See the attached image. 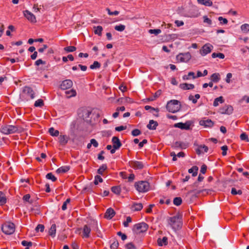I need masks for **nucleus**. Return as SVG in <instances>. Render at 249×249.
I'll use <instances>...</instances> for the list:
<instances>
[{"instance_id": "f257e3e1", "label": "nucleus", "mask_w": 249, "mask_h": 249, "mask_svg": "<svg viewBox=\"0 0 249 249\" xmlns=\"http://www.w3.org/2000/svg\"><path fill=\"white\" fill-rule=\"evenodd\" d=\"M22 128L17 125H4L1 127L0 132L5 135L21 132Z\"/></svg>"}, {"instance_id": "f03ea898", "label": "nucleus", "mask_w": 249, "mask_h": 249, "mask_svg": "<svg viewBox=\"0 0 249 249\" xmlns=\"http://www.w3.org/2000/svg\"><path fill=\"white\" fill-rule=\"evenodd\" d=\"M168 223L173 230H178L182 226L181 216L179 214H177L170 217L168 220Z\"/></svg>"}, {"instance_id": "7ed1b4c3", "label": "nucleus", "mask_w": 249, "mask_h": 249, "mask_svg": "<svg viewBox=\"0 0 249 249\" xmlns=\"http://www.w3.org/2000/svg\"><path fill=\"white\" fill-rule=\"evenodd\" d=\"M180 107L179 102L176 100L169 101L166 105V108L169 112L176 113L178 111Z\"/></svg>"}, {"instance_id": "20e7f679", "label": "nucleus", "mask_w": 249, "mask_h": 249, "mask_svg": "<svg viewBox=\"0 0 249 249\" xmlns=\"http://www.w3.org/2000/svg\"><path fill=\"white\" fill-rule=\"evenodd\" d=\"M135 187L140 193H145L149 191V183L146 181H140L135 183Z\"/></svg>"}, {"instance_id": "39448f33", "label": "nucleus", "mask_w": 249, "mask_h": 249, "mask_svg": "<svg viewBox=\"0 0 249 249\" xmlns=\"http://www.w3.org/2000/svg\"><path fill=\"white\" fill-rule=\"evenodd\" d=\"M148 228V225L144 222L136 224L134 225L132 230L136 234H140L145 232Z\"/></svg>"}, {"instance_id": "423d86ee", "label": "nucleus", "mask_w": 249, "mask_h": 249, "mask_svg": "<svg viewBox=\"0 0 249 249\" xmlns=\"http://www.w3.org/2000/svg\"><path fill=\"white\" fill-rule=\"evenodd\" d=\"M1 230L5 234H12L14 232L15 230V225L11 222L5 223L1 226Z\"/></svg>"}, {"instance_id": "0eeeda50", "label": "nucleus", "mask_w": 249, "mask_h": 249, "mask_svg": "<svg viewBox=\"0 0 249 249\" xmlns=\"http://www.w3.org/2000/svg\"><path fill=\"white\" fill-rule=\"evenodd\" d=\"M191 58V55L189 52L179 53L177 56V59L178 61L180 62L186 63L188 62Z\"/></svg>"}, {"instance_id": "6e6552de", "label": "nucleus", "mask_w": 249, "mask_h": 249, "mask_svg": "<svg viewBox=\"0 0 249 249\" xmlns=\"http://www.w3.org/2000/svg\"><path fill=\"white\" fill-rule=\"evenodd\" d=\"M233 107L231 105H226L219 108L218 112L222 114L230 115L233 112Z\"/></svg>"}, {"instance_id": "1a4fd4ad", "label": "nucleus", "mask_w": 249, "mask_h": 249, "mask_svg": "<svg viewBox=\"0 0 249 249\" xmlns=\"http://www.w3.org/2000/svg\"><path fill=\"white\" fill-rule=\"evenodd\" d=\"M213 48V46L211 44L207 43L205 44L200 50V53L202 55L205 56L211 53Z\"/></svg>"}, {"instance_id": "9d476101", "label": "nucleus", "mask_w": 249, "mask_h": 249, "mask_svg": "<svg viewBox=\"0 0 249 249\" xmlns=\"http://www.w3.org/2000/svg\"><path fill=\"white\" fill-rule=\"evenodd\" d=\"M23 93L29 99H33L35 98V92L30 87H25L23 89Z\"/></svg>"}, {"instance_id": "9b49d317", "label": "nucleus", "mask_w": 249, "mask_h": 249, "mask_svg": "<svg viewBox=\"0 0 249 249\" xmlns=\"http://www.w3.org/2000/svg\"><path fill=\"white\" fill-rule=\"evenodd\" d=\"M191 123L190 121H187L185 123H178L174 124V127L177 128H180L183 130H189L190 129V126Z\"/></svg>"}, {"instance_id": "f8f14e48", "label": "nucleus", "mask_w": 249, "mask_h": 249, "mask_svg": "<svg viewBox=\"0 0 249 249\" xmlns=\"http://www.w3.org/2000/svg\"><path fill=\"white\" fill-rule=\"evenodd\" d=\"M91 113V111L86 108H83L81 110V113H79L80 116L83 120L86 122L89 121V116Z\"/></svg>"}, {"instance_id": "ddd939ff", "label": "nucleus", "mask_w": 249, "mask_h": 249, "mask_svg": "<svg viewBox=\"0 0 249 249\" xmlns=\"http://www.w3.org/2000/svg\"><path fill=\"white\" fill-rule=\"evenodd\" d=\"M24 17L30 22L33 23L36 22V18L35 16L28 10H25L23 12Z\"/></svg>"}, {"instance_id": "4468645a", "label": "nucleus", "mask_w": 249, "mask_h": 249, "mask_svg": "<svg viewBox=\"0 0 249 249\" xmlns=\"http://www.w3.org/2000/svg\"><path fill=\"white\" fill-rule=\"evenodd\" d=\"M130 166L134 169H142L143 165L142 162L138 161H131L129 162Z\"/></svg>"}, {"instance_id": "2eb2a0df", "label": "nucleus", "mask_w": 249, "mask_h": 249, "mask_svg": "<svg viewBox=\"0 0 249 249\" xmlns=\"http://www.w3.org/2000/svg\"><path fill=\"white\" fill-rule=\"evenodd\" d=\"M72 86V82L71 80H65L60 85V88L63 89H67Z\"/></svg>"}, {"instance_id": "dca6fc26", "label": "nucleus", "mask_w": 249, "mask_h": 249, "mask_svg": "<svg viewBox=\"0 0 249 249\" xmlns=\"http://www.w3.org/2000/svg\"><path fill=\"white\" fill-rule=\"evenodd\" d=\"M199 124L205 127H211L213 125V122L210 119L202 120L199 121Z\"/></svg>"}, {"instance_id": "f3484780", "label": "nucleus", "mask_w": 249, "mask_h": 249, "mask_svg": "<svg viewBox=\"0 0 249 249\" xmlns=\"http://www.w3.org/2000/svg\"><path fill=\"white\" fill-rule=\"evenodd\" d=\"M115 214L114 210L111 208L107 209L104 217L107 219H111Z\"/></svg>"}, {"instance_id": "a211bd4d", "label": "nucleus", "mask_w": 249, "mask_h": 249, "mask_svg": "<svg viewBox=\"0 0 249 249\" xmlns=\"http://www.w3.org/2000/svg\"><path fill=\"white\" fill-rule=\"evenodd\" d=\"M58 140L60 144L65 146L68 142L69 137L65 135H60L58 137Z\"/></svg>"}, {"instance_id": "6ab92c4d", "label": "nucleus", "mask_w": 249, "mask_h": 249, "mask_svg": "<svg viewBox=\"0 0 249 249\" xmlns=\"http://www.w3.org/2000/svg\"><path fill=\"white\" fill-rule=\"evenodd\" d=\"M113 143V147L114 148H119L122 146V143L117 137H113L112 139Z\"/></svg>"}, {"instance_id": "aec40b11", "label": "nucleus", "mask_w": 249, "mask_h": 249, "mask_svg": "<svg viewBox=\"0 0 249 249\" xmlns=\"http://www.w3.org/2000/svg\"><path fill=\"white\" fill-rule=\"evenodd\" d=\"M174 148H180L181 149H186L188 146V144L186 143L182 142H176L174 144Z\"/></svg>"}, {"instance_id": "412c9836", "label": "nucleus", "mask_w": 249, "mask_h": 249, "mask_svg": "<svg viewBox=\"0 0 249 249\" xmlns=\"http://www.w3.org/2000/svg\"><path fill=\"white\" fill-rule=\"evenodd\" d=\"M208 151V147L205 145H199L197 149L196 150V152L197 154L199 155L204 152H207Z\"/></svg>"}, {"instance_id": "4be33fe9", "label": "nucleus", "mask_w": 249, "mask_h": 249, "mask_svg": "<svg viewBox=\"0 0 249 249\" xmlns=\"http://www.w3.org/2000/svg\"><path fill=\"white\" fill-rule=\"evenodd\" d=\"M179 88L183 90L192 89L195 88V86L192 84L182 83L179 85Z\"/></svg>"}, {"instance_id": "5701e85b", "label": "nucleus", "mask_w": 249, "mask_h": 249, "mask_svg": "<svg viewBox=\"0 0 249 249\" xmlns=\"http://www.w3.org/2000/svg\"><path fill=\"white\" fill-rule=\"evenodd\" d=\"M91 231L90 228L87 225H85L83 227V237L88 238L89 237V234Z\"/></svg>"}, {"instance_id": "b1692460", "label": "nucleus", "mask_w": 249, "mask_h": 249, "mask_svg": "<svg viewBox=\"0 0 249 249\" xmlns=\"http://www.w3.org/2000/svg\"><path fill=\"white\" fill-rule=\"evenodd\" d=\"M158 124L156 121L153 120H150L149 124L147 125V127L150 130H155Z\"/></svg>"}, {"instance_id": "393cba45", "label": "nucleus", "mask_w": 249, "mask_h": 249, "mask_svg": "<svg viewBox=\"0 0 249 249\" xmlns=\"http://www.w3.org/2000/svg\"><path fill=\"white\" fill-rule=\"evenodd\" d=\"M56 228V225L55 224H52L50 229H49V234L50 236H51L53 237H54L55 236Z\"/></svg>"}, {"instance_id": "a878e982", "label": "nucleus", "mask_w": 249, "mask_h": 249, "mask_svg": "<svg viewBox=\"0 0 249 249\" xmlns=\"http://www.w3.org/2000/svg\"><path fill=\"white\" fill-rule=\"evenodd\" d=\"M198 3L204 5L206 6H211L213 2L211 0H197Z\"/></svg>"}, {"instance_id": "bb28decb", "label": "nucleus", "mask_w": 249, "mask_h": 249, "mask_svg": "<svg viewBox=\"0 0 249 249\" xmlns=\"http://www.w3.org/2000/svg\"><path fill=\"white\" fill-rule=\"evenodd\" d=\"M70 170V167L67 166H62L58 168L56 172L58 174L65 173L68 172Z\"/></svg>"}, {"instance_id": "cd10ccee", "label": "nucleus", "mask_w": 249, "mask_h": 249, "mask_svg": "<svg viewBox=\"0 0 249 249\" xmlns=\"http://www.w3.org/2000/svg\"><path fill=\"white\" fill-rule=\"evenodd\" d=\"M94 33L95 34L98 35L99 36H102V32L103 31V28L101 26H94Z\"/></svg>"}, {"instance_id": "c85d7f7f", "label": "nucleus", "mask_w": 249, "mask_h": 249, "mask_svg": "<svg viewBox=\"0 0 249 249\" xmlns=\"http://www.w3.org/2000/svg\"><path fill=\"white\" fill-rule=\"evenodd\" d=\"M224 102L223 98L222 96H220L218 98H216L214 99L213 106L214 107H217L219 105V104H222Z\"/></svg>"}, {"instance_id": "c756f323", "label": "nucleus", "mask_w": 249, "mask_h": 249, "mask_svg": "<svg viewBox=\"0 0 249 249\" xmlns=\"http://www.w3.org/2000/svg\"><path fill=\"white\" fill-rule=\"evenodd\" d=\"M198 170V168L196 166H194L188 170V172L189 173H192V176L193 177H196L197 174V171Z\"/></svg>"}, {"instance_id": "7c9ffc66", "label": "nucleus", "mask_w": 249, "mask_h": 249, "mask_svg": "<svg viewBox=\"0 0 249 249\" xmlns=\"http://www.w3.org/2000/svg\"><path fill=\"white\" fill-rule=\"evenodd\" d=\"M167 240V237L165 236L163 237L162 239L159 238L157 241L159 246H162L163 245H166L168 243Z\"/></svg>"}, {"instance_id": "2f4dec72", "label": "nucleus", "mask_w": 249, "mask_h": 249, "mask_svg": "<svg viewBox=\"0 0 249 249\" xmlns=\"http://www.w3.org/2000/svg\"><path fill=\"white\" fill-rule=\"evenodd\" d=\"M220 79V74L218 73H213L211 76V80L214 83L218 82Z\"/></svg>"}, {"instance_id": "473e14b6", "label": "nucleus", "mask_w": 249, "mask_h": 249, "mask_svg": "<svg viewBox=\"0 0 249 249\" xmlns=\"http://www.w3.org/2000/svg\"><path fill=\"white\" fill-rule=\"evenodd\" d=\"M49 132L50 135L53 137H57L59 135V132L57 130H55L53 127H51L49 129Z\"/></svg>"}, {"instance_id": "72a5a7b5", "label": "nucleus", "mask_w": 249, "mask_h": 249, "mask_svg": "<svg viewBox=\"0 0 249 249\" xmlns=\"http://www.w3.org/2000/svg\"><path fill=\"white\" fill-rule=\"evenodd\" d=\"M143 207L142 204L141 203H134L132 207V208L134 209V211H139L142 209Z\"/></svg>"}, {"instance_id": "f704fd0d", "label": "nucleus", "mask_w": 249, "mask_h": 249, "mask_svg": "<svg viewBox=\"0 0 249 249\" xmlns=\"http://www.w3.org/2000/svg\"><path fill=\"white\" fill-rule=\"evenodd\" d=\"M192 77V79H194L196 78V76L195 75V73L194 72H189L188 75H185L183 76V79L184 80H187L190 79V77Z\"/></svg>"}, {"instance_id": "c9c22d12", "label": "nucleus", "mask_w": 249, "mask_h": 249, "mask_svg": "<svg viewBox=\"0 0 249 249\" xmlns=\"http://www.w3.org/2000/svg\"><path fill=\"white\" fill-rule=\"evenodd\" d=\"M6 202V198L4 194L0 191V205H3Z\"/></svg>"}, {"instance_id": "e433bc0d", "label": "nucleus", "mask_w": 249, "mask_h": 249, "mask_svg": "<svg viewBox=\"0 0 249 249\" xmlns=\"http://www.w3.org/2000/svg\"><path fill=\"white\" fill-rule=\"evenodd\" d=\"M66 94L68 95V98L75 96L76 94V92L74 89H71L66 91Z\"/></svg>"}, {"instance_id": "4c0bfd02", "label": "nucleus", "mask_w": 249, "mask_h": 249, "mask_svg": "<svg viewBox=\"0 0 249 249\" xmlns=\"http://www.w3.org/2000/svg\"><path fill=\"white\" fill-rule=\"evenodd\" d=\"M241 30L244 33H248L249 31V24L245 23L241 26Z\"/></svg>"}, {"instance_id": "58836bf2", "label": "nucleus", "mask_w": 249, "mask_h": 249, "mask_svg": "<svg viewBox=\"0 0 249 249\" xmlns=\"http://www.w3.org/2000/svg\"><path fill=\"white\" fill-rule=\"evenodd\" d=\"M111 191L114 194L119 195L121 193V189L120 186H113L111 188Z\"/></svg>"}, {"instance_id": "ea45409f", "label": "nucleus", "mask_w": 249, "mask_h": 249, "mask_svg": "<svg viewBox=\"0 0 249 249\" xmlns=\"http://www.w3.org/2000/svg\"><path fill=\"white\" fill-rule=\"evenodd\" d=\"M173 203L176 206H179L182 203V199L180 197H176L173 200Z\"/></svg>"}, {"instance_id": "a19ab883", "label": "nucleus", "mask_w": 249, "mask_h": 249, "mask_svg": "<svg viewBox=\"0 0 249 249\" xmlns=\"http://www.w3.org/2000/svg\"><path fill=\"white\" fill-rule=\"evenodd\" d=\"M107 169L106 164H102L97 170V173L100 175H103L104 171Z\"/></svg>"}, {"instance_id": "79ce46f5", "label": "nucleus", "mask_w": 249, "mask_h": 249, "mask_svg": "<svg viewBox=\"0 0 249 249\" xmlns=\"http://www.w3.org/2000/svg\"><path fill=\"white\" fill-rule=\"evenodd\" d=\"M101 67V64L98 61H94L93 63L90 66V68L92 70L98 69Z\"/></svg>"}, {"instance_id": "37998d69", "label": "nucleus", "mask_w": 249, "mask_h": 249, "mask_svg": "<svg viewBox=\"0 0 249 249\" xmlns=\"http://www.w3.org/2000/svg\"><path fill=\"white\" fill-rule=\"evenodd\" d=\"M212 56L213 58L219 57L221 59H223L225 57V55L222 53H213L212 54Z\"/></svg>"}, {"instance_id": "c03bdc74", "label": "nucleus", "mask_w": 249, "mask_h": 249, "mask_svg": "<svg viewBox=\"0 0 249 249\" xmlns=\"http://www.w3.org/2000/svg\"><path fill=\"white\" fill-rule=\"evenodd\" d=\"M21 244L22 246L26 247L25 249H29V247H31L32 246V242H28L25 240H23L21 242Z\"/></svg>"}, {"instance_id": "a18cd8bd", "label": "nucleus", "mask_w": 249, "mask_h": 249, "mask_svg": "<svg viewBox=\"0 0 249 249\" xmlns=\"http://www.w3.org/2000/svg\"><path fill=\"white\" fill-rule=\"evenodd\" d=\"M44 105V102L42 99H38L36 100L34 104L36 107H41Z\"/></svg>"}, {"instance_id": "49530a36", "label": "nucleus", "mask_w": 249, "mask_h": 249, "mask_svg": "<svg viewBox=\"0 0 249 249\" xmlns=\"http://www.w3.org/2000/svg\"><path fill=\"white\" fill-rule=\"evenodd\" d=\"M231 194L233 195H241L242 191L241 190H237L235 188H232L231 190Z\"/></svg>"}, {"instance_id": "de8ad7c7", "label": "nucleus", "mask_w": 249, "mask_h": 249, "mask_svg": "<svg viewBox=\"0 0 249 249\" xmlns=\"http://www.w3.org/2000/svg\"><path fill=\"white\" fill-rule=\"evenodd\" d=\"M46 178L47 179H51L53 181H55L56 180V178L53 175L52 173H48L46 176Z\"/></svg>"}, {"instance_id": "09e8293b", "label": "nucleus", "mask_w": 249, "mask_h": 249, "mask_svg": "<svg viewBox=\"0 0 249 249\" xmlns=\"http://www.w3.org/2000/svg\"><path fill=\"white\" fill-rule=\"evenodd\" d=\"M125 26L124 25L120 24L119 25H116L114 29L118 31L122 32L125 29Z\"/></svg>"}, {"instance_id": "8fccbe9b", "label": "nucleus", "mask_w": 249, "mask_h": 249, "mask_svg": "<svg viewBox=\"0 0 249 249\" xmlns=\"http://www.w3.org/2000/svg\"><path fill=\"white\" fill-rule=\"evenodd\" d=\"M148 32L151 34H155V35H158V34H160L161 32V31L159 29H150L148 31Z\"/></svg>"}, {"instance_id": "3c124183", "label": "nucleus", "mask_w": 249, "mask_h": 249, "mask_svg": "<svg viewBox=\"0 0 249 249\" xmlns=\"http://www.w3.org/2000/svg\"><path fill=\"white\" fill-rule=\"evenodd\" d=\"M218 19L220 21V24L221 25H226L228 22V20L225 18H223L222 17H218Z\"/></svg>"}, {"instance_id": "603ef678", "label": "nucleus", "mask_w": 249, "mask_h": 249, "mask_svg": "<svg viewBox=\"0 0 249 249\" xmlns=\"http://www.w3.org/2000/svg\"><path fill=\"white\" fill-rule=\"evenodd\" d=\"M64 49L67 52H73L76 50V48L74 46H69L64 48Z\"/></svg>"}, {"instance_id": "864d4df0", "label": "nucleus", "mask_w": 249, "mask_h": 249, "mask_svg": "<svg viewBox=\"0 0 249 249\" xmlns=\"http://www.w3.org/2000/svg\"><path fill=\"white\" fill-rule=\"evenodd\" d=\"M103 181V180L102 178L100 176L97 175L95 177V180L94 183L95 185H97L99 182H102Z\"/></svg>"}, {"instance_id": "5fc2aeb1", "label": "nucleus", "mask_w": 249, "mask_h": 249, "mask_svg": "<svg viewBox=\"0 0 249 249\" xmlns=\"http://www.w3.org/2000/svg\"><path fill=\"white\" fill-rule=\"evenodd\" d=\"M240 137L241 140L249 142L248 136L245 133H242Z\"/></svg>"}, {"instance_id": "6e6d98bb", "label": "nucleus", "mask_w": 249, "mask_h": 249, "mask_svg": "<svg viewBox=\"0 0 249 249\" xmlns=\"http://www.w3.org/2000/svg\"><path fill=\"white\" fill-rule=\"evenodd\" d=\"M131 134L133 136L136 137L140 135L141 134V131L138 129H135L132 131Z\"/></svg>"}, {"instance_id": "4d7b16f0", "label": "nucleus", "mask_w": 249, "mask_h": 249, "mask_svg": "<svg viewBox=\"0 0 249 249\" xmlns=\"http://www.w3.org/2000/svg\"><path fill=\"white\" fill-rule=\"evenodd\" d=\"M35 230L36 232H38L39 231L42 232L44 230V226L42 224H38Z\"/></svg>"}, {"instance_id": "13d9d810", "label": "nucleus", "mask_w": 249, "mask_h": 249, "mask_svg": "<svg viewBox=\"0 0 249 249\" xmlns=\"http://www.w3.org/2000/svg\"><path fill=\"white\" fill-rule=\"evenodd\" d=\"M70 199L68 198L66 199V200L63 203L62 206V210L63 211H65L67 209V205L68 204H69L70 202Z\"/></svg>"}, {"instance_id": "bf43d9fd", "label": "nucleus", "mask_w": 249, "mask_h": 249, "mask_svg": "<svg viewBox=\"0 0 249 249\" xmlns=\"http://www.w3.org/2000/svg\"><path fill=\"white\" fill-rule=\"evenodd\" d=\"M106 10L107 11V13H108V14L109 15H111V16H112V15L117 16V15H118L119 14V11H114V12H111V11H110V10L109 8H107L106 9Z\"/></svg>"}, {"instance_id": "052dcab7", "label": "nucleus", "mask_w": 249, "mask_h": 249, "mask_svg": "<svg viewBox=\"0 0 249 249\" xmlns=\"http://www.w3.org/2000/svg\"><path fill=\"white\" fill-rule=\"evenodd\" d=\"M119 246V243L117 240H115L110 245V248L111 249H116Z\"/></svg>"}, {"instance_id": "680f3d73", "label": "nucleus", "mask_w": 249, "mask_h": 249, "mask_svg": "<svg viewBox=\"0 0 249 249\" xmlns=\"http://www.w3.org/2000/svg\"><path fill=\"white\" fill-rule=\"evenodd\" d=\"M144 108L146 110H151V111H156L157 112H158L159 111L158 108H155L150 106H145Z\"/></svg>"}, {"instance_id": "e2e57ef3", "label": "nucleus", "mask_w": 249, "mask_h": 249, "mask_svg": "<svg viewBox=\"0 0 249 249\" xmlns=\"http://www.w3.org/2000/svg\"><path fill=\"white\" fill-rule=\"evenodd\" d=\"M131 222V218L130 216H128L126 218V221L123 222L124 227H127L128 226V223Z\"/></svg>"}, {"instance_id": "0e129e2a", "label": "nucleus", "mask_w": 249, "mask_h": 249, "mask_svg": "<svg viewBox=\"0 0 249 249\" xmlns=\"http://www.w3.org/2000/svg\"><path fill=\"white\" fill-rule=\"evenodd\" d=\"M204 22L207 23L208 25H210L212 24V20L209 18L207 16H205L203 17Z\"/></svg>"}, {"instance_id": "69168bd1", "label": "nucleus", "mask_w": 249, "mask_h": 249, "mask_svg": "<svg viewBox=\"0 0 249 249\" xmlns=\"http://www.w3.org/2000/svg\"><path fill=\"white\" fill-rule=\"evenodd\" d=\"M90 144H92L94 147H97L98 146V142L95 139H92L90 140Z\"/></svg>"}, {"instance_id": "338daca9", "label": "nucleus", "mask_w": 249, "mask_h": 249, "mask_svg": "<svg viewBox=\"0 0 249 249\" xmlns=\"http://www.w3.org/2000/svg\"><path fill=\"white\" fill-rule=\"evenodd\" d=\"M125 247L127 249H136L135 246L132 243L127 244Z\"/></svg>"}, {"instance_id": "774afa93", "label": "nucleus", "mask_w": 249, "mask_h": 249, "mask_svg": "<svg viewBox=\"0 0 249 249\" xmlns=\"http://www.w3.org/2000/svg\"><path fill=\"white\" fill-rule=\"evenodd\" d=\"M221 150L222 151V155L225 156L227 154V151L228 150V146L227 145H224L221 147Z\"/></svg>"}]
</instances>
